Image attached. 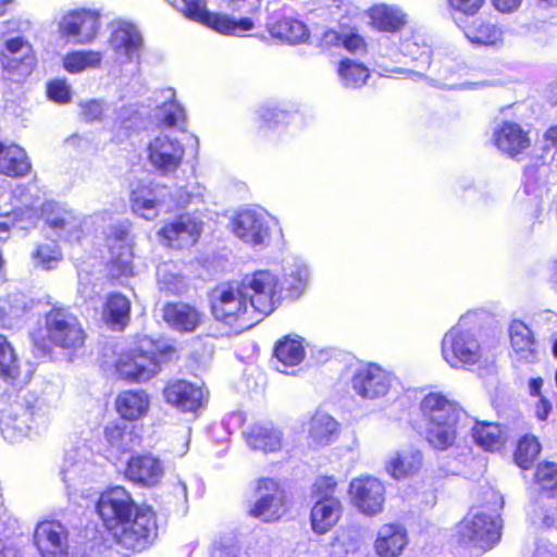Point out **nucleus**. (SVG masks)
Here are the masks:
<instances>
[{
	"instance_id": "1",
	"label": "nucleus",
	"mask_w": 557,
	"mask_h": 557,
	"mask_svg": "<svg viewBox=\"0 0 557 557\" xmlns=\"http://www.w3.org/2000/svg\"><path fill=\"white\" fill-rule=\"evenodd\" d=\"M423 417L429 422L426 440L438 450L449 448L456 440L457 429L466 417L462 408L441 393H429L420 405Z\"/></svg>"
},
{
	"instance_id": "2",
	"label": "nucleus",
	"mask_w": 557,
	"mask_h": 557,
	"mask_svg": "<svg viewBox=\"0 0 557 557\" xmlns=\"http://www.w3.org/2000/svg\"><path fill=\"white\" fill-rule=\"evenodd\" d=\"M173 352L170 347L161 348L152 339L141 338L135 348L120 355L115 369L122 379L148 381L160 371L162 363L170 360Z\"/></svg>"
},
{
	"instance_id": "3",
	"label": "nucleus",
	"mask_w": 557,
	"mask_h": 557,
	"mask_svg": "<svg viewBox=\"0 0 557 557\" xmlns=\"http://www.w3.org/2000/svg\"><path fill=\"white\" fill-rule=\"evenodd\" d=\"M469 319L470 314L462 315L441 343L442 357L453 369L472 370L484 361V350L474 331L467 326Z\"/></svg>"
},
{
	"instance_id": "4",
	"label": "nucleus",
	"mask_w": 557,
	"mask_h": 557,
	"mask_svg": "<svg viewBox=\"0 0 557 557\" xmlns=\"http://www.w3.org/2000/svg\"><path fill=\"white\" fill-rule=\"evenodd\" d=\"M210 302L214 319L227 325L243 330L260 321L237 281L216 286Z\"/></svg>"
},
{
	"instance_id": "5",
	"label": "nucleus",
	"mask_w": 557,
	"mask_h": 557,
	"mask_svg": "<svg viewBox=\"0 0 557 557\" xmlns=\"http://www.w3.org/2000/svg\"><path fill=\"white\" fill-rule=\"evenodd\" d=\"M110 532L117 554L129 555L141 552L157 535L154 512L150 508H136L133 517L127 518Z\"/></svg>"
},
{
	"instance_id": "6",
	"label": "nucleus",
	"mask_w": 557,
	"mask_h": 557,
	"mask_svg": "<svg viewBox=\"0 0 557 557\" xmlns=\"http://www.w3.org/2000/svg\"><path fill=\"white\" fill-rule=\"evenodd\" d=\"M499 515L485 508L472 509L458 525L459 541L481 552L491 549L500 539Z\"/></svg>"
},
{
	"instance_id": "7",
	"label": "nucleus",
	"mask_w": 557,
	"mask_h": 557,
	"mask_svg": "<svg viewBox=\"0 0 557 557\" xmlns=\"http://www.w3.org/2000/svg\"><path fill=\"white\" fill-rule=\"evenodd\" d=\"M237 282L260 321L272 313L281 301L280 278L269 270L247 273Z\"/></svg>"
},
{
	"instance_id": "8",
	"label": "nucleus",
	"mask_w": 557,
	"mask_h": 557,
	"mask_svg": "<svg viewBox=\"0 0 557 557\" xmlns=\"http://www.w3.org/2000/svg\"><path fill=\"white\" fill-rule=\"evenodd\" d=\"M101 14L97 10L77 8L66 10L58 22V32L61 38L76 45L92 42L100 30Z\"/></svg>"
},
{
	"instance_id": "9",
	"label": "nucleus",
	"mask_w": 557,
	"mask_h": 557,
	"mask_svg": "<svg viewBox=\"0 0 557 557\" xmlns=\"http://www.w3.org/2000/svg\"><path fill=\"white\" fill-rule=\"evenodd\" d=\"M46 331L48 339L63 349L81 348L86 338L77 317L63 308H53L47 313Z\"/></svg>"
},
{
	"instance_id": "10",
	"label": "nucleus",
	"mask_w": 557,
	"mask_h": 557,
	"mask_svg": "<svg viewBox=\"0 0 557 557\" xmlns=\"http://www.w3.org/2000/svg\"><path fill=\"white\" fill-rule=\"evenodd\" d=\"M128 220L117 221L109 225L106 243L110 251V271L113 276L133 274V239Z\"/></svg>"
},
{
	"instance_id": "11",
	"label": "nucleus",
	"mask_w": 557,
	"mask_h": 557,
	"mask_svg": "<svg viewBox=\"0 0 557 557\" xmlns=\"http://www.w3.org/2000/svg\"><path fill=\"white\" fill-rule=\"evenodd\" d=\"M270 216L262 210L246 209L232 220V230L237 238L245 244L262 249L270 244Z\"/></svg>"
},
{
	"instance_id": "12",
	"label": "nucleus",
	"mask_w": 557,
	"mask_h": 557,
	"mask_svg": "<svg viewBox=\"0 0 557 557\" xmlns=\"http://www.w3.org/2000/svg\"><path fill=\"white\" fill-rule=\"evenodd\" d=\"M350 383L356 395L374 400L388 394L393 375L376 363H363L355 370Z\"/></svg>"
},
{
	"instance_id": "13",
	"label": "nucleus",
	"mask_w": 557,
	"mask_h": 557,
	"mask_svg": "<svg viewBox=\"0 0 557 557\" xmlns=\"http://www.w3.org/2000/svg\"><path fill=\"white\" fill-rule=\"evenodd\" d=\"M136 508L129 492L123 486H114L103 492L97 504L98 513L108 531L133 517Z\"/></svg>"
},
{
	"instance_id": "14",
	"label": "nucleus",
	"mask_w": 557,
	"mask_h": 557,
	"mask_svg": "<svg viewBox=\"0 0 557 557\" xmlns=\"http://www.w3.org/2000/svg\"><path fill=\"white\" fill-rule=\"evenodd\" d=\"M285 511V496L280 484L273 479H260L257 484V499L250 507L249 515L264 522H273Z\"/></svg>"
},
{
	"instance_id": "15",
	"label": "nucleus",
	"mask_w": 557,
	"mask_h": 557,
	"mask_svg": "<svg viewBox=\"0 0 557 557\" xmlns=\"http://www.w3.org/2000/svg\"><path fill=\"white\" fill-rule=\"evenodd\" d=\"M109 46L117 62L122 64L132 63L140 57L144 38L136 25L126 21H119L112 25Z\"/></svg>"
},
{
	"instance_id": "16",
	"label": "nucleus",
	"mask_w": 557,
	"mask_h": 557,
	"mask_svg": "<svg viewBox=\"0 0 557 557\" xmlns=\"http://www.w3.org/2000/svg\"><path fill=\"white\" fill-rule=\"evenodd\" d=\"M348 493L360 512L374 516L383 510L385 487L380 480L373 476L356 478L350 482Z\"/></svg>"
},
{
	"instance_id": "17",
	"label": "nucleus",
	"mask_w": 557,
	"mask_h": 557,
	"mask_svg": "<svg viewBox=\"0 0 557 557\" xmlns=\"http://www.w3.org/2000/svg\"><path fill=\"white\" fill-rule=\"evenodd\" d=\"M34 544L41 557H67L69 531L59 521H41L35 528Z\"/></svg>"
},
{
	"instance_id": "18",
	"label": "nucleus",
	"mask_w": 557,
	"mask_h": 557,
	"mask_svg": "<svg viewBox=\"0 0 557 557\" xmlns=\"http://www.w3.org/2000/svg\"><path fill=\"white\" fill-rule=\"evenodd\" d=\"M202 225L203 223L199 218L185 213L168 222L158 234L164 245L183 249L197 243L202 232Z\"/></svg>"
},
{
	"instance_id": "19",
	"label": "nucleus",
	"mask_w": 557,
	"mask_h": 557,
	"mask_svg": "<svg viewBox=\"0 0 557 557\" xmlns=\"http://www.w3.org/2000/svg\"><path fill=\"white\" fill-rule=\"evenodd\" d=\"M147 151L150 163L162 173L174 172L185 154L182 143L164 133L150 139Z\"/></svg>"
},
{
	"instance_id": "20",
	"label": "nucleus",
	"mask_w": 557,
	"mask_h": 557,
	"mask_svg": "<svg viewBox=\"0 0 557 557\" xmlns=\"http://www.w3.org/2000/svg\"><path fill=\"white\" fill-rule=\"evenodd\" d=\"M1 63L12 79L21 81L33 72L36 58L32 46L22 37L7 40Z\"/></svg>"
},
{
	"instance_id": "21",
	"label": "nucleus",
	"mask_w": 557,
	"mask_h": 557,
	"mask_svg": "<svg viewBox=\"0 0 557 557\" xmlns=\"http://www.w3.org/2000/svg\"><path fill=\"white\" fill-rule=\"evenodd\" d=\"M163 474V463L150 454L131 457L125 469V476L143 486L158 484Z\"/></svg>"
},
{
	"instance_id": "22",
	"label": "nucleus",
	"mask_w": 557,
	"mask_h": 557,
	"mask_svg": "<svg viewBox=\"0 0 557 557\" xmlns=\"http://www.w3.org/2000/svg\"><path fill=\"white\" fill-rule=\"evenodd\" d=\"M492 140L500 152L509 157H516L530 146L528 133L513 122H503L496 126Z\"/></svg>"
},
{
	"instance_id": "23",
	"label": "nucleus",
	"mask_w": 557,
	"mask_h": 557,
	"mask_svg": "<svg viewBox=\"0 0 557 557\" xmlns=\"http://www.w3.org/2000/svg\"><path fill=\"white\" fill-rule=\"evenodd\" d=\"M163 394L170 405L187 412L196 411L203 399L202 388L185 380L169 383Z\"/></svg>"
},
{
	"instance_id": "24",
	"label": "nucleus",
	"mask_w": 557,
	"mask_h": 557,
	"mask_svg": "<svg viewBox=\"0 0 557 557\" xmlns=\"http://www.w3.org/2000/svg\"><path fill=\"white\" fill-rule=\"evenodd\" d=\"M408 545L405 527L397 523L383 524L374 541V550L379 557H399Z\"/></svg>"
},
{
	"instance_id": "25",
	"label": "nucleus",
	"mask_w": 557,
	"mask_h": 557,
	"mask_svg": "<svg viewBox=\"0 0 557 557\" xmlns=\"http://www.w3.org/2000/svg\"><path fill=\"white\" fill-rule=\"evenodd\" d=\"M46 223L57 235L69 242L79 240L83 234V226L87 223L84 218L72 210L57 208L46 216Z\"/></svg>"
},
{
	"instance_id": "26",
	"label": "nucleus",
	"mask_w": 557,
	"mask_h": 557,
	"mask_svg": "<svg viewBox=\"0 0 557 557\" xmlns=\"http://www.w3.org/2000/svg\"><path fill=\"white\" fill-rule=\"evenodd\" d=\"M163 318L176 331L194 332L202 323L203 314L189 304L174 302L164 307Z\"/></svg>"
},
{
	"instance_id": "27",
	"label": "nucleus",
	"mask_w": 557,
	"mask_h": 557,
	"mask_svg": "<svg viewBox=\"0 0 557 557\" xmlns=\"http://www.w3.org/2000/svg\"><path fill=\"white\" fill-rule=\"evenodd\" d=\"M306 356L305 339L296 334L286 335L274 346V357L280 363L277 370L287 373L288 368L299 366Z\"/></svg>"
},
{
	"instance_id": "28",
	"label": "nucleus",
	"mask_w": 557,
	"mask_h": 557,
	"mask_svg": "<svg viewBox=\"0 0 557 557\" xmlns=\"http://www.w3.org/2000/svg\"><path fill=\"white\" fill-rule=\"evenodd\" d=\"M509 336L517 360L531 363L537 359L535 339L527 324L520 320H513L509 326Z\"/></svg>"
},
{
	"instance_id": "29",
	"label": "nucleus",
	"mask_w": 557,
	"mask_h": 557,
	"mask_svg": "<svg viewBox=\"0 0 557 557\" xmlns=\"http://www.w3.org/2000/svg\"><path fill=\"white\" fill-rule=\"evenodd\" d=\"M341 515L342 504L336 497L317 499L310 515L311 528L318 534H325L338 522Z\"/></svg>"
},
{
	"instance_id": "30",
	"label": "nucleus",
	"mask_w": 557,
	"mask_h": 557,
	"mask_svg": "<svg viewBox=\"0 0 557 557\" xmlns=\"http://www.w3.org/2000/svg\"><path fill=\"white\" fill-rule=\"evenodd\" d=\"M115 407L121 418L136 421L147 414L150 408V397L144 389H126L121 392L115 400Z\"/></svg>"
},
{
	"instance_id": "31",
	"label": "nucleus",
	"mask_w": 557,
	"mask_h": 557,
	"mask_svg": "<svg viewBox=\"0 0 557 557\" xmlns=\"http://www.w3.org/2000/svg\"><path fill=\"white\" fill-rule=\"evenodd\" d=\"M423 456L417 448L395 451L385 463L386 471L396 480L406 479L419 472Z\"/></svg>"
},
{
	"instance_id": "32",
	"label": "nucleus",
	"mask_w": 557,
	"mask_h": 557,
	"mask_svg": "<svg viewBox=\"0 0 557 557\" xmlns=\"http://www.w3.org/2000/svg\"><path fill=\"white\" fill-rule=\"evenodd\" d=\"M248 446L263 453L277 451L282 447V432L271 423L256 424L245 432Z\"/></svg>"
},
{
	"instance_id": "33",
	"label": "nucleus",
	"mask_w": 557,
	"mask_h": 557,
	"mask_svg": "<svg viewBox=\"0 0 557 557\" xmlns=\"http://www.w3.org/2000/svg\"><path fill=\"white\" fill-rule=\"evenodd\" d=\"M310 278V271L301 260L287 262L283 268V277L280 281L281 292L285 289L292 297H299L306 289Z\"/></svg>"
},
{
	"instance_id": "34",
	"label": "nucleus",
	"mask_w": 557,
	"mask_h": 557,
	"mask_svg": "<svg viewBox=\"0 0 557 557\" xmlns=\"http://www.w3.org/2000/svg\"><path fill=\"white\" fill-rule=\"evenodd\" d=\"M27 409L23 407L3 414L0 421V429L4 438L10 442H17L24 437L33 436Z\"/></svg>"
},
{
	"instance_id": "35",
	"label": "nucleus",
	"mask_w": 557,
	"mask_h": 557,
	"mask_svg": "<svg viewBox=\"0 0 557 557\" xmlns=\"http://www.w3.org/2000/svg\"><path fill=\"white\" fill-rule=\"evenodd\" d=\"M308 432L315 446H329L338 436V423L330 414L318 411L310 420Z\"/></svg>"
},
{
	"instance_id": "36",
	"label": "nucleus",
	"mask_w": 557,
	"mask_h": 557,
	"mask_svg": "<svg viewBox=\"0 0 557 557\" xmlns=\"http://www.w3.org/2000/svg\"><path fill=\"white\" fill-rule=\"evenodd\" d=\"M131 302L122 294H111L108 296L102 318L112 329L122 330L129 320Z\"/></svg>"
},
{
	"instance_id": "37",
	"label": "nucleus",
	"mask_w": 557,
	"mask_h": 557,
	"mask_svg": "<svg viewBox=\"0 0 557 557\" xmlns=\"http://www.w3.org/2000/svg\"><path fill=\"white\" fill-rule=\"evenodd\" d=\"M269 32L272 37L288 44H298L309 37L307 26L299 20L284 17L270 25Z\"/></svg>"
},
{
	"instance_id": "38",
	"label": "nucleus",
	"mask_w": 557,
	"mask_h": 557,
	"mask_svg": "<svg viewBox=\"0 0 557 557\" xmlns=\"http://www.w3.org/2000/svg\"><path fill=\"white\" fill-rule=\"evenodd\" d=\"M163 94L166 101L157 108V120L166 127L184 129L186 124L184 108L174 99L173 89H166Z\"/></svg>"
},
{
	"instance_id": "39",
	"label": "nucleus",
	"mask_w": 557,
	"mask_h": 557,
	"mask_svg": "<svg viewBox=\"0 0 557 557\" xmlns=\"http://www.w3.org/2000/svg\"><path fill=\"white\" fill-rule=\"evenodd\" d=\"M372 24L384 32H396L406 24V14L397 8L376 4L370 9Z\"/></svg>"
},
{
	"instance_id": "40",
	"label": "nucleus",
	"mask_w": 557,
	"mask_h": 557,
	"mask_svg": "<svg viewBox=\"0 0 557 557\" xmlns=\"http://www.w3.org/2000/svg\"><path fill=\"white\" fill-rule=\"evenodd\" d=\"M30 170V163L24 149L12 145L0 153V172L8 176H22Z\"/></svg>"
},
{
	"instance_id": "41",
	"label": "nucleus",
	"mask_w": 557,
	"mask_h": 557,
	"mask_svg": "<svg viewBox=\"0 0 557 557\" xmlns=\"http://www.w3.org/2000/svg\"><path fill=\"white\" fill-rule=\"evenodd\" d=\"M463 32L471 42L479 45L495 46L503 40L500 27L480 18L467 25Z\"/></svg>"
},
{
	"instance_id": "42",
	"label": "nucleus",
	"mask_w": 557,
	"mask_h": 557,
	"mask_svg": "<svg viewBox=\"0 0 557 557\" xmlns=\"http://www.w3.org/2000/svg\"><path fill=\"white\" fill-rule=\"evenodd\" d=\"M474 442L485 450H499L505 443V435L499 424L476 422L472 428Z\"/></svg>"
},
{
	"instance_id": "43",
	"label": "nucleus",
	"mask_w": 557,
	"mask_h": 557,
	"mask_svg": "<svg viewBox=\"0 0 557 557\" xmlns=\"http://www.w3.org/2000/svg\"><path fill=\"white\" fill-rule=\"evenodd\" d=\"M38 210L35 207H16L12 212L0 213V232H9L11 228L27 230L35 225Z\"/></svg>"
},
{
	"instance_id": "44",
	"label": "nucleus",
	"mask_w": 557,
	"mask_h": 557,
	"mask_svg": "<svg viewBox=\"0 0 557 557\" xmlns=\"http://www.w3.org/2000/svg\"><path fill=\"white\" fill-rule=\"evenodd\" d=\"M63 255L59 245L53 240L37 244L30 253L34 268L50 271L58 267Z\"/></svg>"
},
{
	"instance_id": "45",
	"label": "nucleus",
	"mask_w": 557,
	"mask_h": 557,
	"mask_svg": "<svg viewBox=\"0 0 557 557\" xmlns=\"http://www.w3.org/2000/svg\"><path fill=\"white\" fill-rule=\"evenodd\" d=\"M159 206L160 202L150 188L143 186L132 191L131 208L135 214L146 220H153L159 214Z\"/></svg>"
},
{
	"instance_id": "46",
	"label": "nucleus",
	"mask_w": 557,
	"mask_h": 557,
	"mask_svg": "<svg viewBox=\"0 0 557 557\" xmlns=\"http://www.w3.org/2000/svg\"><path fill=\"white\" fill-rule=\"evenodd\" d=\"M102 53L95 50H76L66 53L62 59L66 72L76 74L88 69H96L102 61Z\"/></svg>"
},
{
	"instance_id": "47",
	"label": "nucleus",
	"mask_w": 557,
	"mask_h": 557,
	"mask_svg": "<svg viewBox=\"0 0 557 557\" xmlns=\"http://www.w3.org/2000/svg\"><path fill=\"white\" fill-rule=\"evenodd\" d=\"M26 311L25 296L16 293L0 298V325L11 329Z\"/></svg>"
},
{
	"instance_id": "48",
	"label": "nucleus",
	"mask_w": 557,
	"mask_h": 557,
	"mask_svg": "<svg viewBox=\"0 0 557 557\" xmlns=\"http://www.w3.org/2000/svg\"><path fill=\"white\" fill-rule=\"evenodd\" d=\"M360 536L355 529L338 530L330 543L331 557H348L358 552Z\"/></svg>"
},
{
	"instance_id": "49",
	"label": "nucleus",
	"mask_w": 557,
	"mask_h": 557,
	"mask_svg": "<svg viewBox=\"0 0 557 557\" xmlns=\"http://www.w3.org/2000/svg\"><path fill=\"white\" fill-rule=\"evenodd\" d=\"M91 468L92 466L86 460H74L72 457H67L61 470L66 488L75 491L89 476Z\"/></svg>"
},
{
	"instance_id": "50",
	"label": "nucleus",
	"mask_w": 557,
	"mask_h": 557,
	"mask_svg": "<svg viewBox=\"0 0 557 557\" xmlns=\"http://www.w3.org/2000/svg\"><path fill=\"white\" fill-rule=\"evenodd\" d=\"M104 438L116 453H125L135 447L137 438L126 425L111 424L104 429Z\"/></svg>"
},
{
	"instance_id": "51",
	"label": "nucleus",
	"mask_w": 557,
	"mask_h": 557,
	"mask_svg": "<svg viewBox=\"0 0 557 557\" xmlns=\"http://www.w3.org/2000/svg\"><path fill=\"white\" fill-rule=\"evenodd\" d=\"M337 72L342 84L349 88L363 86L369 77V70L366 66L349 59L341 62Z\"/></svg>"
},
{
	"instance_id": "52",
	"label": "nucleus",
	"mask_w": 557,
	"mask_h": 557,
	"mask_svg": "<svg viewBox=\"0 0 557 557\" xmlns=\"http://www.w3.org/2000/svg\"><path fill=\"white\" fill-rule=\"evenodd\" d=\"M116 546L111 537V532L107 535L99 534L85 542L81 548L79 557H114Z\"/></svg>"
},
{
	"instance_id": "53",
	"label": "nucleus",
	"mask_w": 557,
	"mask_h": 557,
	"mask_svg": "<svg viewBox=\"0 0 557 557\" xmlns=\"http://www.w3.org/2000/svg\"><path fill=\"white\" fill-rule=\"evenodd\" d=\"M20 374L18 360L7 337L0 335V375L5 381L14 382Z\"/></svg>"
},
{
	"instance_id": "54",
	"label": "nucleus",
	"mask_w": 557,
	"mask_h": 557,
	"mask_svg": "<svg viewBox=\"0 0 557 557\" xmlns=\"http://www.w3.org/2000/svg\"><path fill=\"white\" fill-rule=\"evenodd\" d=\"M524 176L525 191L528 194H536L545 188L548 183L557 180V175L555 173L549 174V166L545 163L528 168Z\"/></svg>"
},
{
	"instance_id": "55",
	"label": "nucleus",
	"mask_w": 557,
	"mask_h": 557,
	"mask_svg": "<svg viewBox=\"0 0 557 557\" xmlns=\"http://www.w3.org/2000/svg\"><path fill=\"white\" fill-rule=\"evenodd\" d=\"M400 50L416 62V66L420 70L429 69L431 64V48L424 42L421 45L419 38L413 36L412 39H405L400 45Z\"/></svg>"
},
{
	"instance_id": "56",
	"label": "nucleus",
	"mask_w": 557,
	"mask_h": 557,
	"mask_svg": "<svg viewBox=\"0 0 557 557\" xmlns=\"http://www.w3.org/2000/svg\"><path fill=\"white\" fill-rule=\"evenodd\" d=\"M541 451V445L533 435H525L519 442L515 453L516 463L522 469H529Z\"/></svg>"
},
{
	"instance_id": "57",
	"label": "nucleus",
	"mask_w": 557,
	"mask_h": 557,
	"mask_svg": "<svg viewBox=\"0 0 557 557\" xmlns=\"http://www.w3.org/2000/svg\"><path fill=\"white\" fill-rule=\"evenodd\" d=\"M157 278L161 289L173 294L180 293L184 287L183 278L173 262L160 264L157 269Z\"/></svg>"
},
{
	"instance_id": "58",
	"label": "nucleus",
	"mask_w": 557,
	"mask_h": 557,
	"mask_svg": "<svg viewBox=\"0 0 557 557\" xmlns=\"http://www.w3.org/2000/svg\"><path fill=\"white\" fill-rule=\"evenodd\" d=\"M29 418V426L33 435H40L46 432L51 422V409L44 401H37L26 407Z\"/></svg>"
},
{
	"instance_id": "59",
	"label": "nucleus",
	"mask_w": 557,
	"mask_h": 557,
	"mask_svg": "<svg viewBox=\"0 0 557 557\" xmlns=\"http://www.w3.org/2000/svg\"><path fill=\"white\" fill-rule=\"evenodd\" d=\"M543 380L541 377L531 379L529 382V391L532 396L539 397L535 404V416L539 420H546L553 410L552 403L541 394Z\"/></svg>"
},
{
	"instance_id": "60",
	"label": "nucleus",
	"mask_w": 557,
	"mask_h": 557,
	"mask_svg": "<svg viewBox=\"0 0 557 557\" xmlns=\"http://www.w3.org/2000/svg\"><path fill=\"white\" fill-rule=\"evenodd\" d=\"M535 480L543 490H556L557 463L550 461L540 463L535 472Z\"/></svg>"
},
{
	"instance_id": "61",
	"label": "nucleus",
	"mask_w": 557,
	"mask_h": 557,
	"mask_svg": "<svg viewBox=\"0 0 557 557\" xmlns=\"http://www.w3.org/2000/svg\"><path fill=\"white\" fill-rule=\"evenodd\" d=\"M257 119L260 127H275L286 122L288 113L277 108L262 107L257 111Z\"/></svg>"
},
{
	"instance_id": "62",
	"label": "nucleus",
	"mask_w": 557,
	"mask_h": 557,
	"mask_svg": "<svg viewBox=\"0 0 557 557\" xmlns=\"http://www.w3.org/2000/svg\"><path fill=\"white\" fill-rule=\"evenodd\" d=\"M47 94L52 101L66 103L71 99V87L65 81L55 79L48 85Z\"/></svg>"
},
{
	"instance_id": "63",
	"label": "nucleus",
	"mask_w": 557,
	"mask_h": 557,
	"mask_svg": "<svg viewBox=\"0 0 557 557\" xmlns=\"http://www.w3.org/2000/svg\"><path fill=\"white\" fill-rule=\"evenodd\" d=\"M336 480L333 476H319L312 485V493L318 499L333 497L336 487Z\"/></svg>"
},
{
	"instance_id": "64",
	"label": "nucleus",
	"mask_w": 557,
	"mask_h": 557,
	"mask_svg": "<svg viewBox=\"0 0 557 557\" xmlns=\"http://www.w3.org/2000/svg\"><path fill=\"white\" fill-rule=\"evenodd\" d=\"M236 552L233 537H221L212 545L211 557H232Z\"/></svg>"
}]
</instances>
